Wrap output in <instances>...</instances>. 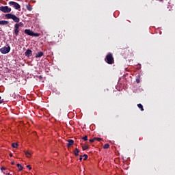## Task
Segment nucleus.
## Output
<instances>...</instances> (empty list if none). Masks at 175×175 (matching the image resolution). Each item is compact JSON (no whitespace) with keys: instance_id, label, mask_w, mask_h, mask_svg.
Wrapping results in <instances>:
<instances>
[{"instance_id":"nucleus-1","label":"nucleus","mask_w":175,"mask_h":175,"mask_svg":"<svg viewBox=\"0 0 175 175\" xmlns=\"http://www.w3.org/2000/svg\"><path fill=\"white\" fill-rule=\"evenodd\" d=\"M5 17L7 19H12L14 23H19L20 18L14 14H5Z\"/></svg>"},{"instance_id":"nucleus-2","label":"nucleus","mask_w":175,"mask_h":175,"mask_svg":"<svg viewBox=\"0 0 175 175\" xmlns=\"http://www.w3.org/2000/svg\"><path fill=\"white\" fill-rule=\"evenodd\" d=\"M105 62L109 64H114V57H113V55L111 53H109L105 57Z\"/></svg>"},{"instance_id":"nucleus-3","label":"nucleus","mask_w":175,"mask_h":175,"mask_svg":"<svg viewBox=\"0 0 175 175\" xmlns=\"http://www.w3.org/2000/svg\"><path fill=\"white\" fill-rule=\"evenodd\" d=\"M24 33H25L26 35L32 36V37H40V34L39 33H34L33 31H31V29H26L24 30Z\"/></svg>"},{"instance_id":"nucleus-4","label":"nucleus","mask_w":175,"mask_h":175,"mask_svg":"<svg viewBox=\"0 0 175 175\" xmlns=\"http://www.w3.org/2000/svg\"><path fill=\"white\" fill-rule=\"evenodd\" d=\"M10 50H11V48L10 46H8V47L4 46L1 48L0 52L3 54H8L10 53Z\"/></svg>"},{"instance_id":"nucleus-5","label":"nucleus","mask_w":175,"mask_h":175,"mask_svg":"<svg viewBox=\"0 0 175 175\" xmlns=\"http://www.w3.org/2000/svg\"><path fill=\"white\" fill-rule=\"evenodd\" d=\"M0 11H1L3 13H10L12 12V8H10L8 6H1L0 7Z\"/></svg>"},{"instance_id":"nucleus-6","label":"nucleus","mask_w":175,"mask_h":175,"mask_svg":"<svg viewBox=\"0 0 175 175\" xmlns=\"http://www.w3.org/2000/svg\"><path fill=\"white\" fill-rule=\"evenodd\" d=\"M9 4L10 5L14 6L15 10H19L20 8H21V6H20V5L16 2L10 1Z\"/></svg>"},{"instance_id":"nucleus-7","label":"nucleus","mask_w":175,"mask_h":175,"mask_svg":"<svg viewBox=\"0 0 175 175\" xmlns=\"http://www.w3.org/2000/svg\"><path fill=\"white\" fill-rule=\"evenodd\" d=\"M24 55L27 57H29L32 56V51L31 50L27 49L26 51V52L24 53Z\"/></svg>"},{"instance_id":"nucleus-8","label":"nucleus","mask_w":175,"mask_h":175,"mask_svg":"<svg viewBox=\"0 0 175 175\" xmlns=\"http://www.w3.org/2000/svg\"><path fill=\"white\" fill-rule=\"evenodd\" d=\"M67 142H68V144H67V148H70L71 146H73L74 145V140L72 139H68Z\"/></svg>"},{"instance_id":"nucleus-9","label":"nucleus","mask_w":175,"mask_h":175,"mask_svg":"<svg viewBox=\"0 0 175 175\" xmlns=\"http://www.w3.org/2000/svg\"><path fill=\"white\" fill-rule=\"evenodd\" d=\"M19 32H20L19 27H14V33L15 36H18Z\"/></svg>"},{"instance_id":"nucleus-10","label":"nucleus","mask_w":175,"mask_h":175,"mask_svg":"<svg viewBox=\"0 0 175 175\" xmlns=\"http://www.w3.org/2000/svg\"><path fill=\"white\" fill-rule=\"evenodd\" d=\"M24 25L22 22H20L19 23H15L14 27L16 28H20V27H23Z\"/></svg>"},{"instance_id":"nucleus-11","label":"nucleus","mask_w":175,"mask_h":175,"mask_svg":"<svg viewBox=\"0 0 175 175\" xmlns=\"http://www.w3.org/2000/svg\"><path fill=\"white\" fill-rule=\"evenodd\" d=\"M44 56V52H38L36 54V58H40Z\"/></svg>"},{"instance_id":"nucleus-12","label":"nucleus","mask_w":175,"mask_h":175,"mask_svg":"<svg viewBox=\"0 0 175 175\" xmlns=\"http://www.w3.org/2000/svg\"><path fill=\"white\" fill-rule=\"evenodd\" d=\"M9 24V21H1L0 25H8Z\"/></svg>"},{"instance_id":"nucleus-13","label":"nucleus","mask_w":175,"mask_h":175,"mask_svg":"<svg viewBox=\"0 0 175 175\" xmlns=\"http://www.w3.org/2000/svg\"><path fill=\"white\" fill-rule=\"evenodd\" d=\"M26 8H27V11H32V6L29 4L26 5Z\"/></svg>"},{"instance_id":"nucleus-14","label":"nucleus","mask_w":175,"mask_h":175,"mask_svg":"<svg viewBox=\"0 0 175 175\" xmlns=\"http://www.w3.org/2000/svg\"><path fill=\"white\" fill-rule=\"evenodd\" d=\"M79 152H80V150H79L77 148H76L75 150V155L76 157H78L79 156Z\"/></svg>"},{"instance_id":"nucleus-15","label":"nucleus","mask_w":175,"mask_h":175,"mask_svg":"<svg viewBox=\"0 0 175 175\" xmlns=\"http://www.w3.org/2000/svg\"><path fill=\"white\" fill-rule=\"evenodd\" d=\"M25 155L27 158H31V154L28 151H25Z\"/></svg>"},{"instance_id":"nucleus-16","label":"nucleus","mask_w":175,"mask_h":175,"mask_svg":"<svg viewBox=\"0 0 175 175\" xmlns=\"http://www.w3.org/2000/svg\"><path fill=\"white\" fill-rule=\"evenodd\" d=\"M137 107L141 109V111H144L143 105L142 104H137Z\"/></svg>"},{"instance_id":"nucleus-17","label":"nucleus","mask_w":175,"mask_h":175,"mask_svg":"<svg viewBox=\"0 0 175 175\" xmlns=\"http://www.w3.org/2000/svg\"><path fill=\"white\" fill-rule=\"evenodd\" d=\"M16 166H17V167L19 168V171H22L23 170V166L21 164L17 163Z\"/></svg>"},{"instance_id":"nucleus-18","label":"nucleus","mask_w":175,"mask_h":175,"mask_svg":"<svg viewBox=\"0 0 175 175\" xmlns=\"http://www.w3.org/2000/svg\"><path fill=\"white\" fill-rule=\"evenodd\" d=\"M18 146V144L16 143L12 144V147H13V148H17Z\"/></svg>"},{"instance_id":"nucleus-19","label":"nucleus","mask_w":175,"mask_h":175,"mask_svg":"<svg viewBox=\"0 0 175 175\" xmlns=\"http://www.w3.org/2000/svg\"><path fill=\"white\" fill-rule=\"evenodd\" d=\"M88 148V145L85 144L84 146H82L83 150H86Z\"/></svg>"},{"instance_id":"nucleus-20","label":"nucleus","mask_w":175,"mask_h":175,"mask_svg":"<svg viewBox=\"0 0 175 175\" xmlns=\"http://www.w3.org/2000/svg\"><path fill=\"white\" fill-rule=\"evenodd\" d=\"M109 148V144H105L103 146L104 149H108Z\"/></svg>"},{"instance_id":"nucleus-21","label":"nucleus","mask_w":175,"mask_h":175,"mask_svg":"<svg viewBox=\"0 0 175 175\" xmlns=\"http://www.w3.org/2000/svg\"><path fill=\"white\" fill-rule=\"evenodd\" d=\"M84 161H86L88 158V156L86 154H84V155L82 156Z\"/></svg>"},{"instance_id":"nucleus-22","label":"nucleus","mask_w":175,"mask_h":175,"mask_svg":"<svg viewBox=\"0 0 175 175\" xmlns=\"http://www.w3.org/2000/svg\"><path fill=\"white\" fill-rule=\"evenodd\" d=\"M94 140H95V141H96H96H98V142H100V141H102V138H99V137H98V138H97V137H94Z\"/></svg>"},{"instance_id":"nucleus-23","label":"nucleus","mask_w":175,"mask_h":175,"mask_svg":"<svg viewBox=\"0 0 175 175\" xmlns=\"http://www.w3.org/2000/svg\"><path fill=\"white\" fill-rule=\"evenodd\" d=\"M82 139L84 140V141H88V136L85 135V136L83 137Z\"/></svg>"},{"instance_id":"nucleus-24","label":"nucleus","mask_w":175,"mask_h":175,"mask_svg":"<svg viewBox=\"0 0 175 175\" xmlns=\"http://www.w3.org/2000/svg\"><path fill=\"white\" fill-rule=\"evenodd\" d=\"M89 142H90V143H94V142H95V139L94 138V139H90V140H89Z\"/></svg>"},{"instance_id":"nucleus-25","label":"nucleus","mask_w":175,"mask_h":175,"mask_svg":"<svg viewBox=\"0 0 175 175\" xmlns=\"http://www.w3.org/2000/svg\"><path fill=\"white\" fill-rule=\"evenodd\" d=\"M83 155L79 156V161L83 160Z\"/></svg>"},{"instance_id":"nucleus-26","label":"nucleus","mask_w":175,"mask_h":175,"mask_svg":"<svg viewBox=\"0 0 175 175\" xmlns=\"http://www.w3.org/2000/svg\"><path fill=\"white\" fill-rule=\"evenodd\" d=\"M27 168H29V170H31V165H27Z\"/></svg>"},{"instance_id":"nucleus-27","label":"nucleus","mask_w":175,"mask_h":175,"mask_svg":"<svg viewBox=\"0 0 175 175\" xmlns=\"http://www.w3.org/2000/svg\"><path fill=\"white\" fill-rule=\"evenodd\" d=\"M5 170H6L5 167H1V171Z\"/></svg>"},{"instance_id":"nucleus-28","label":"nucleus","mask_w":175,"mask_h":175,"mask_svg":"<svg viewBox=\"0 0 175 175\" xmlns=\"http://www.w3.org/2000/svg\"><path fill=\"white\" fill-rule=\"evenodd\" d=\"M10 157H13L12 153H10Z\"/></svg>"},{"instance_id":"nucleus-29","label":"nucleus","mask_w":175,"mask_h":175,"mask_svg":"<svg viewBox=\"0 0 175 175\" xmlns=\"http://www.w3.org/2000/svg\"><path fill=\"white\" fill-rule=\"evenodd\" d=\"M3 103V100H0V104H2Z\"/></svg>"},{"instance_id":"nucleus-30","label":"nucleus","mask_w":175,"mask_h":175,"mask_svg":"<svg viewBox=\"0 0 175 175\" xmlns=\"http://www.w3.org/2000/svg\"><path fill=\"white\" fill-rule=\"evenodd\" d=\"M11 164H12V165H15V162L12 161Z\"/></svg>"},{"instance_id":"nucleus-31","label":"nucleus","mask_w":175,"mask_h":175,"mask_svg":"<svg viewBox=\"0 0 175 175\" xmlns=\"http://www.w3.org/2000/svg\"><path fill=\"white\" fill-rule=\"evenodd\" d=\"M137 83H139V79H137Z\"/></svg>"}]
</instances>
